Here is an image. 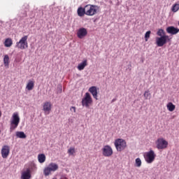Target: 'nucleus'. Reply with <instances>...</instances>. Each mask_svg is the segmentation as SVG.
<instances>
[{"label": "nucleus", "mask_w": 179, "mask_h": 179, "mask_svg": "<svg viewBox=\"0 0 179 179\" xmlns=\"http://www.w3.org/2000/svg\"><path fill=\"white\" fill-rule=\"evenodd\" d=\"M150 33H152V31H148L145 34V41H148V40H149L150 37Z\"/></svg>", "instance_id": "obj_29"}, {"label": "nucleus", "mask_w": 179, "mask_h": 179, "mask_svg": "<svg viewBox=\"0 0 179 179\" xmlns=\"http://www.w3.org/2000/svg\"><path fill=\"white\" fill-rule=\"evenodd\" d=\"M3 64L5 66H9V56L6 55L3 58Z\"/></svg>", "instance_id": "obj_25"}, {"label": "nucleus", "mask_w": 179, "mask_h": 179, "mask_svg": "<svg viewBox=\"0 0 179 179\" xmlns=\"http://www.w3.org/2000/svg\"><path fill=\"white\" fill-rule=\"evenodd\" d=\"M89 92L90 94H92L94 99H96L97 100V87L92 86L89 88Z\"/></svg>", "instance_id": "obj_15"}, {"label": "nucleus", "mask_w": 179, "mask_h": 179, "mask_svg": "<svg viewBox=\"0 0 179 179\" xmlns=\"http://www.w3.org/2000/svg\"><path fill=\"white\" fill-rule=\"evenodd\" d=\"M114 101H115V99H113L112 100V103H114Z\"/></svg>", "instance_id": "obj_35"}, {"label": "nucleus", "mask_w": 179, "mask_h": 179, "mask_svg": "<svg viewBox=\"0 0 179 179\" xmlns=\"http://www.w3.org/2000/svg\"><path fill=\"white\" fill-rule=\"evenodd\" d=\"M86 66H87V60L85 59L80 64H78V71H83Z\"/></svg>", "instance_id": "obj_17"}, {"label": "nucleus", "mask_w": 179, "mask_h": 179, "mask_svg": "<svg viewBox=\"0 0 179 179\" xmlns=\"http://www.w3.org/2000/svg\"><path fill=\"white\" fill-rule=\"evenodd\" d=\"M27 38H29L28 36H23L19 42L16 43V47L20 48V50H26V48H29V44L27 43Z\"/></svg>", "instance_id": "obj_6"}, {"label": "nucleus", "mask_w": 179, "mask_h": 179, "mask_svg": "<svg viewBox=\"0 0 179 179\" xmlns=\"http://www.w3.org/2000/svg\"><path fill=\"white\" fill-rule=\"evenodd\" d=\"M77 13L80 17L85 16V15H86V6H85V8L79 7L77 10Z\"/></svg>", "instance_id": "obj_16"}, {"label": "nucleus", "mask_w": 179, "mask_h": 179, "mask_svg": "<svg viewBox=\"0 0 179 179\" xmlns=\"http://www.w3.org/2000/svg\"><path fill=\"white\" fill-rule=\"evenodd\" d=\"M115 146L117 152H122L127 148V141L122 138H117L115 141Z\"/></svg>", "instance_id": "obj_4"}, {"label": "nucleus", "mask_w": 179, "mask_h": 179, "mask_svg": "<svg viewBox=\"0 0 179 179\" xmlns=\"http://www.w3.org/2000/svg\"><path fill=\"white\" fill-rule=\"evenodd\" d=\"M102 155L105 157H110L113 155V148L110 145H105L102 148Z\"/></svg>", "instance_id": "obj_11"}, {"label": "nucleus", "mask_w": 179, "mask_h": 179, "mask_svg": "<svg viewBox=\"0 0 179 179\" xmlns=\"http://www.w3.org/2000/svg\"><path fill=\"white\" fill-rule=\"evenodd\" d=\"M157 36H159V37H162L163 36H167L166 35V31H164V29H160L157 32Z\"/></svg>", "instance_id": "obj_27"}, {"label": "nucleus", "mask_w": 179, "mask_h": 179, "mask_svg": "<svg viewBox=\"0 0 179 179\" xmlns=\"http://www.w3.org/2000/svg\"><path fill=\"white\" fill-rule=\"evenodd\" d=\"M38 160L40 163H44V162H45V155L39 154L38 155Z\"/></svg>", "instance_id": "obj_24"}, {"label": "nucleus", "mask_w": 179, "mask_h": 179, "mask_svg": "<svg viewBox=\"0 0 179 179\" xmlns=\"http://www.w3.org/2000/svg\"><path fill=\"white\" fill-rule=\"evenodd\" d=\"M145 100H150V99H152V94H150V90H147L144 92L143 94Z\"/></svg>", "instance_id": "obj_23"}, {"label": "nucleus", "mask_w": 179, "mask_h": 179, "mask_svg": "<svg viewBox=\"0 0 179 179\" xmlns=\"http://www.w3.org/2000/svg\"><path fill=\"white\" fill-rule=\"evenodd\" d=\"M179 3H175L172 6L171 10L173 13L178 12Z\"/></svg>", "instance_id": "obj_26"}, {"label": "nucleus", "mask_w": 179, "mask_h": 179, "mask_svg": "<svg viewBox=\"0 0 179 179\" xmlns=\"http://www.w3.org/2000/svg\"><path fill=\"white\" fill-rule=\"evenodd\" d=\"M77 36L78 38H83L87 36V29L85 28H80L77 32Z\"/></svg>", "instance_id": "obj_13"}, {"label": "nucleus", "mask_w": 179, "mask_h": 179, "mask_svg": "<svg viewBox=\"0 0 179 179\" xmlns=\"http://www.w3.org/2000/svg\"><path fill=\"white\" fill-rule=\"evenodd\" d=\"M70 110L71 111H73V113H76V108L75 106H72L71 108H70Z\"/></svg>", "instance_id": "obj_32"}, {"label": "nucleus", "mask_w": 179, "mask_h": 179, "mask_svg": "<svg viewBox=\"0 0 179 179\" xmlns=\"http://www.w3.org/2000/svg\"><path fill=\"white\" fill-rule=\"evenodd\" d=\"M166 32L169 34H171L172 36H174V34H177L179 32V29L176 28L173 26H170L166 28Z\"/></svg>", "instance_id": "obj_14"}, {"label": "nucleus", "mask_w": 179, "mask_h": 179, "mask_svg": "<svg viewBox=\"0 0 179 179\" xmlns=\"http://www.w3.org/2000/svg\"><path fill=\"white\" fill-rule=\"evenodd\" d=\"M12 44H13V41H12V38H8L4 41V45L5 47H12Z\"/></svg>", "instance_id": "obj_20"}, {"label": "nucleus", "mask_w": 179, "mask_h": 179, "mask_svg": "<svg viewBox=\"0 0 179 179\" xmlns=\"http://www.w3.org/2000/svg\"><path fill=\"white\" fill-rule=\"evenodd\" d=\"M170 41V37L169 36H163L156 38V43L158 47H163L164 44H167V42Z\"/></svg>", "instance_id": "obj_8"}, {"label": "nucleus", "mask_w": 179, "mask_h": 179, "mask_svg": "<svg viewBox=\"0 0 179 179\" xmlns=\"http://www.w3.org/2000/svg\"><path fill=\"white\" fill-rule=\"evenodd\" d=\"M19 122H20V117H19V114H17V113H14L10 120V132L16 129V127L19 126Z\"/></svg>", "instance_id": "obj_2"}, {"label": "nucleus", "mask_w": 179, "mask_h": 179, "mask_svg": "<svg viewBox=\"0 0 179 179\" xmlns=\"http://www.w3.org/2000/svg\"><path fill=\"white\" fill-rule=\"evenodd\" d=\"M68 153H69V155H73V153H75V148H70L68 150Z\"/></svg>", "instance_id": "obj_30"}, {"label": "nucleus", "mask_w": 179, "mask_h": 179, "mask_svg": "<svg viewBox=\"0 0 179 179\" xmlns=\"http://www.w3.org/2000/svg\"><path fill=\"white\" fill-rule=\"evenodd\" d=\"M37 166L36 164H33L29 168H27L25 171L21 173V179H31V171H36Z\"/></svg>", "instance_id": "obj_1"}, {"label": "nucleus", "mask_w": 179, "mask_h": 179, "mask_svg": "<svg viewBox=\"0 0 179 179\" xmlns=\"http://www.w3.org/2000/svg\"><path fill=\"white\" fill-rule=\"evenodd\" d=\"M26 16H27V13L26 12V10H24L22 13V17H26Z\"/></svg>", "instance_id": "obj_33"}, {"label": "nucleus", "mask_w": 179, "mask_h": 179, "mask_svg": "<svg viewBox=\"0 0 179 179\" xmlns=\"http://www.w3.org/2000/svg\"><path fill=\"white\" fill-rule=\"evenodd\" d=\"M15 135L17 138H20V139H26L27 138V136L23 131H17Z\"/></svg>", "instance_id": "obj_18"}, {"label": "nucleus", "mask_w": 179, "mask_h": 179, "mask_svg": "<svg viewBox=\"0 0 179 179\" xmlns=\"http://www.w3.org/2000/svg\"><path fill=\"white\" fill-rule=\"evenodd\" d=\"M144 157L145 162L150 164V163H153V162H155V159L156 158V154H155V151L151 150L149 152H145V154L144 155Z\"/></svg>", "instance_id": "obj_9"}, {"label": "nucleus", "mask_w": 179, "mask_h": 179, "mask_svg": "<svg viewBox=\"0 0 179 179\" xmlns=\"http://www.w3.org/2000/svg\"><path fill=\"white\" fill-rule=\"evenodd\" d=\"M2 115V113H1V111H0V117Z\"/></svg>", "instance_id": "obj_36"}, {"label": "nucleus", "mask_w": 179, "mask_h": 179, "mask_svg": "<svg viewBox=\"0 0 179 179\" xmlns=\"http://www.w3.org/2000/svg\"><path fill=\"white\" fill-rule=\"evenodd\" d=\"M10 148L8 145H3L1 149V156L3 159H6L9 156Z\"/></svg>", "instance_id": "obj_12"}, {"label": "nucleus", "mask_w": 179, "mask_h": 179, "mask_svg": "<svg viewBox=\"0 0 179 179\" xmlns=\"http://www.w3.org/2000/svg\"><path fill=\"white\" fill-rule=\"evenodd\" d=\"M34 87V81L29 80L27 85L26 89L30 91V90H33Z\"/></svg>", "instance_id": "obj_19"}, {"label": "nucleus", "mask_w": 179, "mask_h": 179, "mask_svg": "<svg viewBox=\"0 0 179 179\" xmlns=\"http://www.w3.org/2000/svg\"><path fill=\"white\" fill-rule=\"evenodd\" d=\"M43 111H51V103L45 102L43 105Z\"/></svg>", "instance_id": "obj_21"}, {"label": "nucleus", "mask_w": 179, "mask_h": 179, "mask_svg": "<svg viewBox=\"0 0 179 179\" xmlns=\"http://www.w3.org/2000/svg\"><path fill=\"white\" fill-rule=\"evenodd\" d=\"M156 143H157V149H159V150L166 149V148L169 146V142L164 140V138H158Z\"/></svg>", "instance_id": "obj_10"}, {"label": "nucleus", "mask_w": 179, "mask_h": 179, "mask_svg": "<svg viewBox=\"0 0 179 179\" xmlns=\"http://www.w3.org/2000/svg\"><path fill=\"white\" fill-rule=\"evenodd\" d=\"M142 166V161L141 158L136 159V167H141Z\"/></svg>", "instance_id": "obj_28"}, {"label": "nucleus", "mask_w": 179, "mask_h": 179, "mask_svg": "<svg viewBox=\"0 0 179 179\" xmlns=\"http://www.w3.org/2000/svg\"><path fill=\"white\" fill-rule=\"evenodd\" d=\"M57 93H62V87H60V88L58 90Z\"/></svg>", "instance_id": "obj_34"}, {"label": "nucleus", "mask_w": 179, "mask_h": 179, "mask_svg": "<svg viewBox=\"0 0 179 179\" xmlns=\"http://www.w3.org/2000/svg\"><path fill=\"white\" fill-rule=\"evenodd\" d=\"M99 9L100 7L96 5L88 4L85 6V12L87 16H94Z\"/></svg>", "instance_id": "obj_3"}, {"label": "nucleus", "mask_w": 179, "mask_h": 179, "mask_svg": "<svg viewBox=\"0 0 179 179\" xmlns=\"http://www.w3.org/2000/svg\"><path fill=\"white\" fill-rule=\"evenodd\" d=\"M0 134H1V130H0Z\"/></svg>", "instance_id": "obj_37"}, {"label": "nucleus", "mask_w": 179, "mask_h": 179, "mask_svg": "<svg viewBox=\"0 0 179 179\" xmlns=\"http://www.w3.org/2000/svg\"><path fill=\"white\" fill-rule=\"evenodd\" d=\"M60 179H68L66 174H62L60 176Z\"/></svg>", "instance_id": "obj_31"}, {"label": "nucleus", "mask_w": 179, "mask_h": 179, "mask_svg": "<svg viewBox=\"0 0 179 179\" xmlns=\"http://www.w3.org/2000/svg\"><path fill=\"white\" fill-rule=\"evenodd\" d=\"M166 107L169 111H171V112L174 111V110H176V105L173 104V103L171 102L168 103Z\"/></svg>", "instance_id": "obj_22"}, {"label": "nucleus", "mask_w": 179, "mask_h": 179, "mask_svg": "<svg viewBox=\"0 0 179 179\" xmlns=\"http://www.w3.org/2000/svg\"><path fill=\"white\" fill-rule=\"evenodd\" d=\"M82 106L83 107H86V108H89L93 103V99H92V96L89 92L85 93L84 98L82 99Z\"/></svg>", "instance_id": "obj_5"}, {"label": "nucleus", "mask_w": 179, "mask_h": 179, "mask_svg": "<svg viewBox=\"0 0 179 179\" xmlns=\"http://www.w3.org/2000/svg\"><path fill=\"white\" fill-rule=\"evenodd\" d=\"M59 166L58 164L52 162L50 164H49V165L48 166V167L45 168L43 170V174L44 176H45L47 177V176H48L49 174H51V171H57V170H58Z\"/></svg>", "instance_id": "obj_7"}]
</instances>
